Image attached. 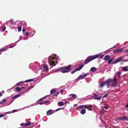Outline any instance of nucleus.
I'll use <instances>...</instances> for the list:
<instances>
[{"label":"nucleus","instance_id":"nucleus-56","mask_svg":"<svg viewBox=\"0 0 128 128\" xmlns=\"http://www.w3.org/2000/svg\"><path fill=\"white\" fill-rule=\"evenodd\" d=\"M32 88V86H31L30 87H29L28 88V89L29 90V89H30V88Z\"/></svg>","mask_w":128,"mask_h":128},{"label":"nucleus","instance_id":"nucleus-35","mask_svg":"<svg viewBox=\"0 0 128 128\" xmlns=\"http://www.w3.org/2000/svg\"><path fill=\"white\" fill-rule=\"evenodd\" d=\"M76 70V71H79L81 69L80 68H76L75 69Z\"/></svg>","mask_w":128,"mask_h":128},{"label":"nucleus","instance_id":"nucleus-29","mask_svg":"<svg viewBox=\"0 0 128 128\" xmlns=\"http://www.w3.org/2000/svg\"><path fill=\"white\" fill-rule=\"evenodd\" d=\"M84 66V64H82L80 65L79 68L80 69H81Z\"/></svg>","mask_w":128,"mask_h":128},{"label":"nucleus","instance_id":"nucleus-41","mask_svg":"<svg viewBox=\"0 0 128 128\" xmlns=\"http://www.w3.org/2000/svg\"><path fill=\"white\" fill-rule=\"evenodd\" d=\"M107 94H106L105 95H104V96H103V98H104L105 97H106L107 96Z\"/></svg>","mask_w":128,"mask_h":128},{"label":"nucleus","instance_id":"nucleus-26","mask_svg":"<svg viewBox=\"0 0 128 128\" xmlns=\"http://www.w3.org/2000/svg\"><path fill=\"white\" fill-rule=\"evenodd\" d=\"M8 48H2V49L0 50V52H1L3 50H8Z\"/></svg>","mask_w":128,"mask_h":128},{"label":"nucleus","instance_id":"nucleus-57","mask_svg":"<svg viewBox=\"0 0 128 128\" xmlns=\"http://www.w3.org/2000/svg\"><path fill=\"white\" fill-rule=\"evenodd\" d=\"M60 108H58V109H57V110H60Z\"/></svg>","mask_w":128,"mask_h":128},{"label":"nucleus","instance_id":"nucleus-51","mask_svg":"<svg viewBox=\"0 0 128 128\" xmlns=\"http://www.w3.org/2000/svg\"><path fill=\"white\" fill-rule=\"evenodd\" d=\"M13 46H9V48H12L13 47Z\"/></svg>","mask_w":128,"mask_h":128},{"label":"nucleus","instance_id":"nucleus-40","mask_svg":"<svg viewBox=\"0 0 128 128\" xmlns=\"http://www.w3.org/2000/svg\"><path fill=\"white\" fill-rule=\"evenodd\" d=\"M110 50H107L105 51L106 53L109 52H110Z\"/></svg>","mask_w":128,"mask_h":128},{"label":"nucleus","instance_id":"nucleus-16","mask_svg":"<svg viewBox=\"0 0 128 128\" xmlns=\"http://www.w3.org/2000/svg\"><path fill=\"white\" fill-rule=\"evenodd\" d=\"M102 90L100 89L97 91V93L99 95H101L102 94Z\"/></svg>","mask_w":128,"mask_h":128},{"label":"nucleus","instance_id":"nucleus-28","mask_svg":"<svg viewBox=\"0 0 128 128\" xmlns=\"http://www.w3.org/2000/svg\"><path fill=\"white\" fill-rule=\"evenodd\" d=\"M113 59V58H112V59H110L108 61V64H110L111 63V62L112 61Z\"/></svg>","mask_w":128,"mask_h":128},{"label":"nucleus","instance_id":"nucleus-19","mask_svg":"<svg viewBox=\"0 0 128 128\" xmlns=\"http://www.w3.org/2000/svg\"><path fill=\"white\" fill-rule=\"evenodd\" d=\"M122 70L124 71H127L128 68L126 67H123L122 68Z\"/></svg>","mask_w":128,"mask_h":128},{"label":"nucleus","instance_id":"nucleus-2","mask_svg":"<svg viewBox=\"0 0 128 128\" xmlns=\"http://www.w3.org/2000/svg\"><path fill=\"white\" fill-rule=\"evenodd\" d=\"M112 82L113 80L112 79H110L101 83L99 86L100 87H102L106 84L107 86V88H108L111 85V84L110 83Z\"/></svg>","mask_w":128,"mask_h":128},{"label":"nucleus","instance_id":"nucleus-42","mask_svg":"<svg viewBox=\"0 0 128 128\" xmlns=\"http://www.w3.org/2000/svg\"><path fill=\"white\" fill-rule=\"evenodd\" d=\"M106 109H107L108 108L107 106H104V107Z\"/></svg>","mask_w":128,"mask_h":128},{"label":"nucleus","instance_id":"nucleus-54","mask_svg":"<svg viewBox=\"0 0 128 128\" xmlns=\"http://www.w3.org/2000/svg\"><path fill=\"white\" fill-rule=\"evenodd\" d=\"M55 59V58L52 57V60H54Z\"/></svg>","mask_w":128,"mask_h":128},{"label":"nucleus","instance_id":"nucleus-11","mask_svg":"<svg viewBox=\"0 0 128 128\" xmlns=\"http://www.w3.org/2000/svg\"><path fill=\"white\" fill-rule=\"evenodd\" d=\"M43 68L44 69V70L46 71H48L49 69L48 66L46 64H44L43 65Z\"/></svg>","mask_w":128,"mask_h":128},{"label":"nucleus","instance_id":"nucleus-23","mask_svg":"<svg viewBox=\"0 0 128 128\" xmlns=\"http://www.w3.org/2000/svg\"><path fill=\"white\" fill-rule=\"evenodd\" d=\"M31 122H27L25 123L26 126H30L31 124Z\"/></svg>","mask_w":128,"mask_h":128},{"label":"nucleus","instance_id":"nucleus-34","mask_svg":"<svg viewBox=\"0 0 128 128\" xmlns=\"http://www.w3.org/2000/svg\"><path fill=\"white\" fill-rule=\"evenodd\" d=\"M6 29V28L5 26L3 27L2 28V30L3 31H4Z\"/></svg>","mask_w":128,"mask_h":128},{"label":"nucleus","instance_id":"nucleus-61","mask_svg":"<svg viewBox=\"0 0 128 128\" xmlns=\"http://www.w3.org/2000/svg\"><path fill=\"white\" fill-rule=\"evenodd\" d=\"M0 52V54H2V52Z\"/></svg>","mask_w":128,"mask_h":128},{"label":"nucleus","instance_id":"nucleus-22","mask_svg":"<svg viewBox=\"0 0 128 128\" xmlns=\"http://www.w3.org/2000/svg\"><path fill=\"white\" fill-rule=\"evenodd\" d=\"M34 79H32L29 80H26L25 82H32L34 81Z\"/></svg>","mask_w":128,"mask_h":128},{"label":"nucleus","instance_id":"nucleus-25","mask_svg":"<svg viewBox=\"0 0 128 128\" xmlns=\"http://www.w3.org/2000/svg\"><path fill=\"white\" fill-rule=\"evenodd\" d=\"M96 68L93 67L91 68L90 69V70L92 72H93L96 70Z\"/></svg>","mask_w":128,"mask_h":128},{"label":"nucleus","instance_id":"nucleus-39","mask_svg":"<svg viewBox=\"0 0 128 128\" xmlns=\"http://www.w3.org/2000/svg\"><path fill=\"white\" fill-rule=\"evenodd\" d=\"M22 83V82H19L18 83H17L16 84V86H18V85H19L20 84H21V83Z\"/></svg>","mask_w":128,"mask_h":128},{"label":"nucleus","instance_id":"nucleus-21","mask_svg":"<svg viewBox=\"0 0 128 128\" xmlns=\"http://www.w3.org/2000/svg\"><path fill=\"white\" fill-rule=\"evenodd\" d=\"M58 104L59 106H62L64 105V102H59L58 103Z\"/></svg>","mask_w":128,"mask_h":128},{"label":"nucleus","instance_id":"nucleus-37","mask_svg":"<svg viewBox=\"0 0 128 128\" xmlns=\"http://www.w3.org/2000/svg\"><path fill=\"white\" fill-rule=\"evenodd\" d=\"M76 71L75 70H74L72 71L71 72V73L72 74H73Z\"/></svg>","mask_w":128,"mask_h":128},{"label":"nucleus","instance_id":"nucleus-1","mask_svg":"<svg viewBox=\"0 0 128 128\" xmlns=\"http://www.w3.org/2000/svg\"><path fill=\"white\" fill-rule=\"evenodd\" d=\"M71 66L70 65H69L67 66H65L64 68L62 67L60 69L54 71L55 72L59 71L63 73H66L69 71L72 70V69H71Z\"/></svg>","mask_w":128,"mask_h":128},{"label":"nucleus","instance_id":"nucleus-55","mask_svg":"<svg viewBox=\"0 0 128 128\" xmlns=\"http://www.w3.org/2000/svg\"><path fill=\"white\" fill-rule=\"evenodd\" d=\"M16 110H13V112H15V111Z\"/></svg>","mask_w":128,"mask_h":128},{"label":"nucleus","instance_id":"nucleus-63","mask_svg":"<svg viewBox=\"0 0 128 128\" xmlns=\"http://www.w3.org/2000/svg\"><path fill=\"white\" fill-rule=\"evenodd\" d=\"M114 128H116V126L114 127Z\"/></svg>","mask_w":128,"mask_h":128},{"label":"nucleus","instance_id":"nucleus-6","mask_svg":"<svg viewBox=\"0 0 128 128\" xmlns=\"http://www.w3.org/2000/svg\"><path fill=\"white\" fill-rule=\"evenodd\" d=\"M92 97L94 98L95 100H100L101 98V96H99L98 95L95 93H94L92 96Z\"/></svg>","mask_w":128,"mask_h":128},{"label":"nucleus","instance_id":"nucleus-12","mask_svg":"<svg viewBox=\"0 0 128 128\" xmlns=\"http://www.w3.org/2000/svg\"><path fill=\"white\" fill-rule=\"evenodd\" d=\"M86 112V110L85 109L83 108L82 109L80 112L81 114H84Z\"/></svg>","mask_w":128,"mask_h":128},{"label":"nucleus","instance_id":"nucleus-45","mask_svg":"<svg viewBox=\"0 0 128 128\" xmlns=\"http://www.w3.org/2000/svg\"><path fill=\"white\" fill-rule=\"evenodd\" d=\"M44 104V102H40V105H42V104Z\"/></svg>","mask_w":128,"mask_h":128},{"label":"nucleus","instance_id":"nucleus-31","mask_svg":"<svg viewBox=\"0 0 128 128\" xmlns=\"http://www.w3.org/2000/svg\"><path fill=\"white\" fill-rule=\"evenodd\" d=\"M118 62H119V60H118V59L116 60L113 63L114 64H116V63H118Z\"/></svg>","mask_w":128,"mask_h":128},{"label":"nucleus","instance_id":"nucleus-47","mask_svg":"<svg viewBox=\"0 0 128 128\" xmlns=\"http://www.w3.org/2000/svg\"><path fill=\"white\" fill-rule=\"evenodd\" d=\"M28 34V32H26V34H25V35L26 36H27Z\"/></svg>","mask_w":128,"mask_h":128},{"label":"nucleus","instance_id":"nucleus-50","mask_svg":"<svg viewBox=\"0 0 128 128\" xmlns=\"http://www.w3.org/2000/svg\"><path fill=\"white\" fill-rule=\"evenodd\" d=\"M2 95V93L0 92V97Z\"/></svg>","mask_w":128,"mask_h":128},{"label":"nucleus","instance_id":"nucleus-27","mask_svg":"<svg viewBox=\"0 0 128 128\" xmlns=\"http://www.w3.org/2000/svg\"><path fill=\"white\" fill-rule=\"evenodd\" d=\"M86 108H87L88 110H92V108H90L89 106H86Z\"/></svg>","mask_w":128,"mask_h":128},{"label":"nucleus","instance_id":"nucleus-58","mask_svg":"<svg viewBox=\"0 0 128 128\" xmlns=\"http://www.w3.org/2000/svg\"><path fill=\"white\" fill-rule=\"evenodd\" d=\"M42 100V98L39 100L40 101H41V100Z\"/></svg>","mask_w":128,"mask_h":128},{"label":"nucleus","instance_id":"nucleus-15","mask_svg":"<svg viewBox=\"0 0 128 128\" xmlns=\"http://www.w3.org/2000/svg\"><path fill=\"white\" fill-rule=\"evenodd\" d=\"M124 56H122L121 57H120L118 59V60H119V62L121 61H124Z\"/></svg>","mask_w":128,"mask_h":128},{"label":"nucleus","instance_id":"nucleus-20","mask_svg":"<svg viewBox=\"0 0 128 128\" xmlns=\"http://www.w3.org/2000/svg\"><path fill=\"white\" fill-rule=\"evenodd\" d=\"M15 89L18 92H19L22 90V88L19 87H17Z\"/></svg>","mask_w":128,"mask_h":128},{"label":"nucleus","instance_id":"nucleus-59","mask_svg":"<svg viewBox=\"0 0 128 128\" xmlns=\"http://www.w3.org/2000/svg\"><path fill=\"white\" fill-rule=\"evenodd\" d=\"M77 105V104H74V106H76V105Z\"/></svg>","mask_w":128,"mask_h":128},{"label":"nucleus","instance_id":"nucleus-52","mask_svg":"<svg viewBox=\"0 0 128 128\" xmlns=\"http://www.w3.org/2000/svg\"><path fill=\"white\" fill-rule=\"evenodd\" d=\"M125 52L126 53H127V52H128V49L127 50H126L125 51Z\"/></svg>","mask_w":128,"mask_h":128},{"label":"nucleus","instance_id":"nucleus-7","mask_svg":"<svg viewBox=\"0 0 128 128\" xmlns=\"http://www.w3.org/2000/svg\"><path fill=\"white\" fill-rule=\"evenodd\" d=\"M123 48H118L117 49L114 50L113 51V52L114 53H118L122 52Z\"/></svg>","mask_w":128,"mask_h":128},{"label":"nucleus","instance_id":"nucleus-9","mask_svg":"<svg viewBox=\"0 0 128 128\" xmlns=\"http://www.w3.org/2000/svg\"><path fill=\"white\" fill-rule=\"evenodd\" d=\"M128 118L127 117H126L124 116H123L122 117H121L118 118V119L119 120H128Z\"/></svg>","mask_w":128,"mask_h":128},{"label":"nucleus","instance_id":"nucleus-49","mask_svg":"<svg viewBox=\"0 0 128 128\" xmlns=\"http://www.w3.org/2000/svg\"><path fill=\"white\" fill-rule=\"evenodd\" d=\"M25 30L24 29H22V31L23 32H24V31H25ZM23 34H24V32H23Z\"/></svg>","mask_w":128,"mask_h":128},{"label":"nucleus","instance_id":"nucleus-18","mask_svg":"<svg viewBox=\"0 0 128 128\" xmlns=\"http://www.w3.org/2000/svg\"><path fill=\"white\" fill-rule=\"evenodd\" d=\"M74 99H75L76 98L77 96H76L74 94H70V95Z\"/></svg>","mask_w":128,"mask_h":128},{"label":"nucleus","instance_id":"nucleus-4","mask_svg":"<svg viewBox=\"0 0 128 128\" xmlns=\"http://www.w3.org/2000/svg\"><path fill=\"white\" fill-rule=\"evenodd\" d=\"M121 73L120 72H117L116 74V75L114 77L113 81L114 82L115 84H116L117 81L119 80L120 78Z\"/></svg>","mask_w":128,"mask_h":128},{"label":"nucleus","instance_id":"nucleus-53","mask_svg":"<svg viewBox=\"0 0 128 128\" xmlns=\"http://www.w3.org/2000/svg\"><path fill=\"white\" fill-rule=\"evenodd\" d=\"M126 107L127 108H128V104H126Z\"/></svg>","mask_w":128,"mask_h":128},{"label":"nucleus","instance_id":"nucleus-13","mask_svg":"<svg viewBox=\"0 0 128 128\" xmlns=\"http://www.w3.org/2000/svg\"><path fill=\"white\" fill-rule=\"evenodd\" d=\"M110 57L108 55H107L105 56L104 57V60H107L110 59Z\"/></svg>","mask_w":128,"mask_h":128},{"label":"nucleus","instance_id":"nucleus-46","mask_svg":"<svg viewBox=\"0 0 128 128\" xmlns=\"http://www.w3.org/2000/svg\"><path fill=\"white\" fill-rule=\"evenodd\" d=\"M49 102V100H46V101H45V102H44V104H45V103L48 102Z\"/></svg>","mask_w":128,"mask_h":128},{"label":"nucleus","instance_id":"nucleus-17","mask_svg":"<svg viewBox=\"0 0 128 128\" xmlns=\"http://www.w3.org/2000/svg\"><path fill=\"white\" fill-rule=\"evenodd\" d=\"M56 92V90L54 89H52L50 91V93L51 94H53L55 92Z\"/></svg>","mask_w":128,"mask_h":128},{"label":"nucleus","instance_id":"nucleus-3","mask_svg":"<svg viewBox=\"0 0 128 128\" xmlns=\"http://www.w3.org/2000/svg\"><path fill=\"white\" fill-rule=\"evenodd\" d=\"M99 56V54H98L94 56H89L87 58L84 62V63L85 64H86L91 61L97 58Z\"/></svg>","mask_w":128,"mask_h":128},{"label":"nucleus","instance_id":"nucleus-24","mask_svg":"<svg viewBox=\"0 0 128 128\" xmlns=\"http://www.w3.org/2000/svg\"><path fill=\"white\" fill-rule=\"evenodd\" d=\"M79 108L80 109H82L83 108H86V106L85 105H82L79 106Z\"/></svg>","mask_w":128,"mask_h":128},{"label":"nucleus","instance_id":"nucleus-64","mask_svg":"<svg viewBox=\"0 0 128 128\" xmlns=\"http://www.w3.org/2000/svg\"><path fill=\"white\" fill-rule=\"evenodd\" d=\"M109 128H111L110 127H109Z\"/></svg>","mask_w":128,"mask_h":128},{"label":"nucleus","instance_id":"nucleus-30","mask_svg":"<svg viewBox=\"0 0 128 128\" xmlns=\"http://www.w3.org/2000/svg\"><path fill=\"white\" fill-rule=\"evenodd\" d=\"M118 62H119V60H118V59L116 60L113 63L114 64H116V63H118Z\"/></svg>","mask_w":128,"mask_h":128},{"label":"nucleus","instance_id":"nucleus-5","mask_svg":"<svg viewBox=\"0 0 128 128\" xmlns=\"http://www.w3.org/2000/svg\"><path fill=\"white\" fill-rule=\"evenodd\" d=\"M52 56H50L48 58V62L50 65L55 66L56 64L57 63V62H55L52 61Z\"/></svg>","mask_w":128,"mask_h":128},{"label":"nucleus","instance_id":"nucleus-43","mask_svg":"<svg viewBox=\"0 0 128 128\" xmlns=\"http://www.w3.org/2000/svg\"><path fill=\"white\" fill-rule=\"evenodd\" d=\"M4 116V115L3 114H0V118L3 117Z\"/></svg>","mask_w":128,"mask_h":128},{"label":"nucleus","instance_id":"nucleus-32","mask_svg":"<svg viewBox=\"0 0 128 128\" xmlns=\"http://www.w3.org/2000/svg\"><path fill=\"white\" fill-rule=\"evenodd\" d=\"M20 125L21 126H26L25 123H22L20 124Z\"/></svg>","mask_w":128,"mask_h":128},{"label":"nucleus","instance_id":"nucleus-60","mask_svg":"<svg viewBox=\"0 0 128 128\" xmlns=\"http://www.w3.org/2000/svg\"><path fill=\"white\" fill-rule=\"evenodd\" d=\"M24 88V87H22V88H22H22Z\"/></svg>","mask_w":128,"mask_h":128},{"label":"nucleus","instance_id":"nucleus-38","mask_svg":"<svg viewBox=\"0 0 128 128\" xmlns=\"http://www.w3.org/2000/svg\"><path fill=\"white\" fill-rule=\"evenodd\" d=\"M2 102H6V100L5 99H4L2 100Z\"/></svg>","mask_w":128,"mask_h":128},{"label":"nucleus","instance_id":"nucleus-44","mask_svg":"<svg viewBox=\"0 0 128 128\" xmlns=\"http://www.w3.org/2000/svg\"><path fill=\"white\" fill-rule=\"evenodd\" d=\"M46 98V96H45L44 97L42 98V100H43V99H44V98Z\"/></svg>","mask_w":128,"mask_h":128},{"label":"nucleus","instance_id":"nucleus-10","mask_svg":"<svg viewBox=\"0 0 128 128\" xmlns=\"http://www.w3.org/2000/svg\"><path fill=\"white\" fill-rule=\"evenodd\" d=\"M54 112L53 110H50L47 112L46 114L48 115H50V114H52Z\"/></svg>","mask_w":128,"mask_h":128},{"label":"nucleus","instance_id":"nucleus-48","mask_svg":"<svg viewBox=\"0 0 128 128\" xmlns=\"http://www.w3.org/2000/svg\"><path fill=\"white\" fill-rule=\"evenodd\" d=\"M63 90L62 89L60 91V93L62 92H63Z\"/></svg>","mask_w":128,"mask_h":128},{"label":"nucleus","instance_id":"nucleus-8","mask_svg":"<svg viewBox=\"0 0 128 128\" xmlns=\"http://www.w3.org/2000/svg\"><path fill=\"white\" fill-rule=\"evenodd\" d=\"M87 76V74H85L82 76H80L76 79V80H78L80 79H82L84 78L86 76Z\"/></svg>","mask_w":128,"mask_h":128},{"label":"nucleus","instance_id":"nucleus-14","mask_svg":"<svg viewBox=\"0 0 128 128\" xmlns=\"http://www.w3.org/2000/svg\"><path fill=\"white\" fill-rule=\"evenodd\" d=\"M20 94H18L12 97V98L13 99H14L19 97Z\"/></svg>","mask_w":128,"mask_h":128},{"label":"nucleus","instance_id":"nucleus-33","mask_svg":"<svg viewBox=\"0 0 128 128\" xmlns=\"http://www.w3.org/2000/svg\"><path fill=\"white\" fill-rule=\"evenodd\" d=\"M22 30V27H18V30L19 32H20Z\"/></svg>","mask_w":128,"mask_h":128},{"label":"nucleus","instance_id":"nucleus-36","mask_svg":"<svg viewBox=\"0 0 128 128\" xmlns=\"http://www.w3.org/2000/svg\"><path fill=\"white\" fill-rule=\"evenodd\" d=\"M59 94V92H56V94H54L53 95V96H55L56 95H57L58 94Z\"/></svg>","mask_w":128,"mask_h":128},{"label":"nucleus","instance_id":"nucleus-62","mask_svg":"<svg viewBox=\"0 0 128 128\" xmlns=\"http://www.w3.org/2000/svg\"><path fill=\"white\" fill-rule=\"evenodd\" d=\"M110 48V49H112V48Z\"/></svg>","mask_w":128,"mask_h":128}]
</instances>
